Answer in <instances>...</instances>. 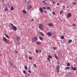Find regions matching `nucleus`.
Wrapping results in <instances>:
<instances>
[{
  "instance_id": "1",
  "label": "nucleus",
  "mask_w": 77,
  "mask_h": 77,
  "mask_svg": "<svg viewBox=\"0 0 77 77\" xmlns=\"http://www.w3.org/2000/svg\"><path fill=\"white\" fill-rule=\"evenodd\" d=\"M12 30H14V31H16V30H17V27H16V26H12Z\"/></svg>"
},
{
  "instance_id": "2",
  "label": "nucleus",
  "mask_w": 77,
  "mask_h": 77,
  "mask_svg": "<svg viewBox=\"0 0 77 77\" xmlns=\"http://www.w3.org/2000/svg\"><path fill=\"white\" fill-rule=\"evenodd\" d=\"M39 27L40 29H41V30H43V24H40L39 26Z\"/></svg>"
},
{
  "instance_id": "3",
  "label": "nucleus",
  "mask_w": 77,
  "mask_h": 77,
  "mask_svg": "<svg viewBox=\"0 0 77 77\" xmlns=\"http://www.w3.org/2000/svg\"><path fill=\"white\" fill-rule=\"evenodd\" d=\"M60 67L59 66V65H58L57 66V73H58L59 72V68Z\"/></svg>"
},
{
  "instance_id": "4",
  "label": "nucleus",
  "mask_w": 77,
  "mask_h": 77,
  "mask_svg": "<svg viewBox=\"0 0 77 77\" xmlns=\"http://www.w3.org/2000/svg\"><path fill=\"white\" fill-rule=\"evenodd\" d=\"M71 17V14L70 13H69L67 15L66 18H70V17Z\"/></svg>"
},
{
  "instance_id": "5",
  "label": "nucleus",
  "mask_w": 77,
  "mask_h": 77,
  "mask_svg": "<svg viewBox=\"0 0 77 77\" xmlns=\"http://www.w3.org/2000/svg\"><path fill=\"white\" fill-rule=\"evenodd\" d=\"M71 68L72 70H74V71H76V70H77L76 68L75 67L73 68L72 65L71 66Z\"/></svg>"
},
{
  "instance_id": "6",
  "label": "nucleus",
  "mask_w": 77,
  "mask_h": 77,
  "mask_svg": "<svg viewBox=\"0 0 77 77\" xmlns=\"http://www.w3.org/2000/svg\"><path fill=\"white\" fill-rule=\"evenodd\" d=\"M39 10L41 13H42V12H43V9H42V8H39Z\"/></svg>"
},
{
  "instance_id": "7",
  "label": "nucleus",
  "mask_w": 77,
  "mask_h": 77,
  "mask_svg": "<svg viewBox=\"0 0 77 77\" xmlns=\"http://www.w3.org/2000/svg\"><path fill=\"white\" fill-rule=\"evenodd\" d=\"M3 40L5 42L7 43V44H8V42L9 41L6 40V39H4Z\"/></svg>"
},
{
  "instance_id": "8",
  "label": "nucleus",
  "mask_w": 77,
  "mask_h": 77,
  "mask_svg": "<svg viewBox=\"0 0 77 77\" xmlns=\"http://www.w3.org/2000/svg\"><path fill=\"white\" fill-rule=\"evenodd\" d=\"M32 8V6L31 5H29V6H28L27 9L28 10H30L31 8Z\"/></svg>"
},
{
  "instance_id": "9",
  "label": "nucleus",
  "mask_w": 77,
  "mask_h": 77,
  "mask_svg": "<svg viewBox=\"0 0 77 77\" xmlns=\"http://www.w3.org/2000/svg\"><path fill=\"white\" fill-rule=\"evenodd\" d=\"M38 41V39H32V42H36V41Z\"/></svg>"
},
{
  "instance_id": "10",
  "label": "nucleus",
  "mask_w": 77,
  "mask_h": 77,
  "mask_svg": "<svg viewBox=\"0 0 77 77\" xmlns=\"http://www.w3.org/2000/svg\"><path fill=\"white\" fill-rule=\"evenodd\" d=\"M48 26L50 27H53V24L52 23H50L48 24Z\"/></svg>"
},
{
  "instance_id": "11",
  "label": "nucleus",
  "mask_w": 77,
  "mask_h": 77,
  "mask_svg": "<svg viewBox=\"0 0 77 77\" xmlns=\"http://www.w3.org/2000/svg\"><path fill=\"white\" fill-rule=\"evenodd\" d=\"M47 35L48 36H50L51 35V33L50 32H48L47 33Z\"/></svg>"
},
{
  "instance_id": "12",
  "label": "nucleus",
  "mask_w": 77,
  "mask_h": 77,
  "mask_svg": "<svg viewBox=\"0 0 77 77\" xmlns=\"http://www.w3.org/2000/svg\"><path fill=\"white\" fill-rule=\"evenodd\" d=\"M22 12L23 13V14H27V12L25 10H23L22 11Z\"/></svg>"
},
{
  "instance_id": "13",
  "label": "nucleus",
  "mask_w": 77,
  "mask_h": 77,
  "mask_svg": "<svg viewBox=\"0 0 77 77\" xmlns=\"http://www.w3.org/2000/svg\"><path fill=\"white\" fill-rule=\"evenodd\" d=\"M41 44V42H37L36 44L37 45H40V44Z\"/></svg>"
},
{
  "instance_id": "14",
  "label": "nucleus",
  "mask_w": 77,
  "mask_h": 77,
  "mask_svg": "<svg viewBox=\"0 0 77 77\" xmlns=\"http://www.w3.org/2000/svg\"><path fill=\"white\" fill-rule=\"evenodd\" d=\"M72 40L71 39H69L68 41V43L69 44H71V42H72Z\"/></svg>"
},
{
  "instance_id": "15",
  "label": "nucleus",
  "mask_w": 77,
  "mask_h": 77,
  "mask_svg": "<svg viewBox=\"0 0 77 77\" xmlns=\"http://www.w3.org/2000/svg\"><path fill=\"white\" fill-rule=\"evenodd\" d=\"M10 64L11 66H14V64L13 63L10 62Z\"/></svg>"
},
{
  "instance_id": "16",
  "label": "nucleus",
  "mask_w": 77,
  "mask_h": 77,
  "mask_svg": "<svg viewBox=\"0 0 77 77\" xmlns=\"http://www.w3.org/2000/svg\"><path fill=\"white\" fill-rule=\"evenodd\" d=\"M8 10V8L7 7H5V8L4 9V11H7Z\"/></svg>"
},
{
  "instance_id": "17",
  "label": "nucleus",
  "mask_w": 77,
  "mask_h": 77,
  "mask_svg": "<svg viewBox=\"0 0 77 77\" xmlns=\"http://www.w3.org/2000/svg\"><path fill=\"white\" fill-rule=\"evenodd\" d=\"M40 33L41 35H42V36H44V34L43 33H42L41 32H40Z\"/></svg>"
},
{
  "instance_id": "18",
  "label": "nucleus",
  "mask_w": 77,
  "mask_h": 77,
  "mask_svg": "<svg viewBox=\"0 0 77 77\" xmlns=\"http://www.w3.org/2000/svg\"><path fill=\"white\" fill-rule=\"evenodd\" d=\"M63 10H61V11L60 13H59V14H62V13H63Z\"/></svg>"
},
{
  "instance_id": "19",
  "label": "nucleus",
  "mask_w": 77,
  "mask_h": 77,
  "mask_svg": "<svg viewBox=\"0 0 77 77\" xmlns=\"http://www.w3.org/2000/svg\"><path fill=\"white\" fill-rule=\"evenodd\" d=\"M14 7H13L12 6L11 7V10L14 11Z\"/></svg>"
},
{
  "instance_id": "20",
  "label": "nucleus",
  "mask_w": 77,
  "mask_h": 77,
  "mask_svg": "<svg viewBox=\"0 0 77 77\" xmlns=\"http://www.w3.org/2000/svg\"><path fill=\"white\" fill-rule=\"evenodd\" d=\"M54 56H55V58H56V59H58V58L57 57V55H56V54H54Z\"/></svg>"
},
{
  "instance_id": "21",
  "label": "nucleus",
  "mask_w": 77,
  "mask_h": 77,
  "mask_svg": "<svg viewBox=\"0 0 77 77\" xmlns=\"http://www.w3.org/2000/svg\"><path fill=\"white\" fill-rule=\"evenodd\" d=\"M16 39H21V37L18 36H17Z\"/></svg>"
},
{
  "instance_id": "22",
  "label": "nucleus",
  "mask_w": 77,
  "mask_h": 77,
  "mask_svg": "<svg viewBox=\"0 0 77 77\" xmlns=\"http://www.w3.org/2000/svg\"><path fill=\"white\" fill-rule=\"evenodd\" d=\"M67 66H70V63H68L67 64Z\"/></svg>"
},
{
  "instance_id": "23",
  "label": "nucleus",
  "mask_w": 77,
  "mask_h": 77,
  "mask_svg": "<svg viewBox=\"0 0 77 77\" xmlns=\"http://www.w3.org/2000/svg\"><path fill=\"white\" fill-rule=\"evenodd\" d=\"M48 57H49L50 59H52V57L51 56V55H49L48 56Z\"/></svg>"
},
{
  "instance_id": "24",
  "label": "nucleus",
  "mask_w": 77,
  "mask_h": 77,
  "mask_svg": "<svg viewBox=\"0 0 77 77\" xmlns=\"http://www.w3.org/2000/svg\"><path fill=\"white\" fill-rule=\"evenodd\" d=\"M23 72L24 74H27V73L26 72L25 70L23 71Z\"/></svg>"
},
{
  "instance_id": "25",
  "label": "nucleus",
  "mask_w": 77,
  "mask_h": 77,
  "mask_svg": "<svg viewBox=\"0 0 77 77\" xmlns=\"http://www.w3.org/2000/svg\"><path fill=\"white\" fill-rule=\"evenodd\" d=\"M5 36L6 37L8 38V39H9V36L8 35H7L6 34H5Z\"/></svg>"
},
{
  "instance_id": "26",
  "label": "nucleus",
  "mask_w": 77,
  "mask_h": 77,
  "mask_svg": "<svg viewBox=\"0 0 77 77\" xmlns=\"http://www.w3.org/2000/svg\"><path fill=\"white\" fill-rule=\"evenodd\" d=\"M51 9V8L49 7H47V9H48V10H50Z\"/></svg>"
},
{
  "instance_id": "27",
  "label": "nucleus",
  "mask_w": 77,
  "mask_h": 77,
  "mask_svg": "<svg viewBox=\"0 0 77 77\" xmlns=\"http://www.w3.org/2000/svg\"><path fill=\"white\" fill-rule=\"evenodd\" d=\"M25 69L26 70L27 69V66H25Z\"/></svg>"
},
{
  "instance_id": "28",
  "label": "nucleus",
  "mask_w": 77,
  "mask_h": 77,
  "mask_svg": "<svg viewBox=\"0 0 77 77\" xmlns=\"http://www.w3.org/2000/svg\"><path fill=\"white\" fill-rule=\"evenodd\" d=\"M35 52L37 53L38 54V53H39V50H35Z\"/></svg>"
},
{
  "instance_id": "29",
  "label": "nucleus",
  "mask_w": 77,
  "mask_h": 77,
  "mask_svg": "<svg viewBox=\"0 0 77 77\" xmlns=\"http://www.w3.org/2000/svg\"><path fill=\"white\" fill-rule=\"evenodd\" d=\"M61 39H64V36L62 35L61 37Z\"/></svg>"
},
{
  "instance_id": "30",
  "label": "nucleus",
  "mask_w": 77,
  "mask_h": 77,
  "mask_svg": "<svg viewBox=\"0 0 77 77\" xmlns=\"http://www.w3.org/2000/svg\"><path fill=\"white\" fill-rule=\"evenodd\" d=\"M47 59H48V61H49L50 62V58H49V57H48L47 58Z\"/></svg>"
},
{
  "instance_id": "31",
  "label": "nucleus",
  "mask_w": 77,
  "mask_h": 77,
  "mask_svg": "<svg viewBox=\"0 0 77 77\" xmlns=\"http://www.w3.org/2000/svg\"><path fill=\"white\" fill-rule=\"evenodd\" d=\"M70 68L69 67H67L66 68V69H69Z\"/></svg>"
},
{
  "instance_id": "32",
  "label": "nucleus",
  "mask_w": 77,
  "mask_h": 77,
  "mask_svg": "<svg viewBox=\"0 0 77 77\" xmlns=\"http://www.w3.org/2000/svg\"><path fill=\"white\" fill-rule=\"evenodd\" d=\"M30 3V1H28V2H27V5H29V3Z\"/></svg>"
},
{
  "instance_id": "33",
  "label": "nucleus",
  "mask_w": 77,
  "mask_h": 77,
  "mask_svg": "<svg viewBox=\"0 0 77 77\" xmlns=\"http://www.w3.org/2000/svg\"><path fill=\"white\" fill-rule=\"evenodd\" d=\"M29 59H30V60H32V57H29Z\"/></svg>"
},
{
  "instance_id": "34",
  "label": "nucleus",
  "mask_w": 77,
  "mask_h": 77,
  "mask_svg": "<svg viewBox=\"0 0 77 77\" xmlns=\"http://www.w3.org/2000/svg\"><path fill=\"white\" fill-rule=\"evenodd\" d=\"M42 2H43V3H45V4H46V3H45V1H42Z\"/></svg>"
},
{
  "instance_id": "35",
  "label": "nucleus",
  "mask_w": 77,
  "mask_h": 77,
  "mask_svg": "<svg viewBox=\"0 0 77 77\" xmlns=\"http://www.w3.org/2000/svg\"><path fill=\"white\" fill-rule=\"evenodd\" d=\"M33 66L35 68H36V65L34 64H33Z\"/></svg>"
},
{
  "instance_id": "36",
  "label": "nucleus",
  "mask_w": 77,
  "mask_h": 77,
  "mask_svg": "<svg viewBox=\"0 0 77 77\" xmlns=\"http://www.w3.org/2000/svg\"><path fill=\"white\" fill-rule=\"evenodd\" d=\"M32 39H38V37H34L32 38Z\"/></svg>"
},
{
  "instance_id": "37",
  "label": "nucleus",
  "mask_w": 77,
  "mask_h": 77,
  "mask_svg": "<svg viewBox=\"0 0 77 77\" xmlns=\"http://www.w3.org/2000/svg\"><path fill=\"white\" fill-rule=\"evenodd\" d=\"M52 14H53V15H55V12L53 11L52 12Z\"/></svg>"
},
{
  "instance_id": "38",
  "label": "nucleus",
  "mask_w": 77,
  "mask_h": 77,
  "mask_svg": "<svg viewBox=\"0 0 77 77\" xmlns=\"http://www.w3.org/2000/svg\"><path fill=\"white\" fill-rule=\"evenodd\" d=\"M42 8L43 9H46V8L45 7H43Z\"/></svg>"
},
{
  "instance_id": "39",
  "label": "nucleus",
  "mask_w": 77,
  "mask_h": 77,
  "mask_svg": "<svg viewBox=\"0 0 77 77\" xmlns=\"http://www.w3.org/2000/svg\"><path fill=\"white\" fill-rule=\"evenodd\" d=\"M28 72H29V73H30V74L32 73V72H31V71L30 70H29Z\"/></svg>"
},
{
  "instance_id": "40",
  "label": "nucleus",
  "mask_w": 77,
  "mask_h": 77,
  "mask_svg": "<svg viewBox=\"0 0 77 77\" xmlns=\"http://www.w3.org/2000/svg\"><path fill=\"white\" fill-rule=\"evenodd\" d=\"M53 48L54 49V50H56V49H57V48L54 47H53Z\"/></svg>"
},
{
  "instance_id": "41",
  "label": "nucleus",
  "mask_w": 77,
  "mask_h": 77,
  "mask_svg": "<svg viewBox=\"0 0 77 77\" xmlns=\"http://www.w3.org/2000/svg\"><path fill=\"white\" fill-rule=\"evenodd\" d=\"M45 13L46 14H47V11H45Z\"/></svg>"
},
{
  "instance_id": "42",
  "label": "nucleus",
  "mask_w": 77,
  "mask_h": 77,
  "mask_svg": "<svg viewBox=\"0 0 77 77\" xmlns=\"http://www.w3.org/2000/svg\"><path fill=\"white\" fill-rule=\"evenodd\" d=\"M72 26H76V25H75V24H73L72 25Z\"/></svg>"
},
{
  "instance_id": "43",
  "label": "nucleus",
  "mask_w": 77,
  "mask_h": 77,
  "mask_svg": "<svg viewBox=\"0 0 77 77\" xmlns=\"http://www.w3.org/2000/svg\"><path fill=\"white\" fill-rule=\"evenodd\" d=\"M11 26H12H12H13V24L12 23H11Z\"/></svg>"
},
{
  "instance_id": "44",
  "label": "nucleus",
  "mask_w": 77,
  "mask_h": 77,
  "mask_svg": "<svg viewBox=\"0 0 77 77\" xmlns=\"http://www.w3.org/2000/svg\"><path fill=\"white\" fill-rule=\"evenodd\" d=\"M75 2H73L72 3V4H73V5H75Z\"/></svg>"
},
{
  "instance_id": "45",
  "label": "nucleus",
  "mask_w": 77,
  "mask_h": 77,
  "mask_svg": "<svg viewBox=\"0 0 77 77\" xmlns=\"http://www.w3.org/2000/svg\"><path fill=\"white\" fill-rule=\"evenodd\" d=\"M15 53H18V52H17V51H15Z\"/></svg>"
},
{
  "instance_id": "46",
  "label": "nucleus",
  "mask_w": 77,
  "mask_h": 77,
  "mask_svg": "<svg viewBox=\"0 0 77 77\" xmlns=\"http://www.w3.org/2000/svg\"><path fill=\"white\" fill-rule=\"evenodd\" d=\"M39 39H42V37H39Z\"/></svg>"
},
{
  "instance_id": "47",
  "label": "nucleus",
  "mask_w": 77,
  "mask_h": 77,
  "mask_svg": "<svg viewBox=\"0 0 77 77\" xmlns=\"http://www.w3.org/2000/svg\"><path fill=\"white\" fill-rule=\"evenodd\" d=\"M57 6H59V3H57Z\"/></svg>"
},
{
  "instance_id": "48",
  "label": "nucleus",
  "mask_w": 77,
  "mask_h": 77,
  "mask_svg": "<svg viewBox=\"0 0 77 77\" xmlns=\"http://www.w3.org/2000/svg\"><path fill=\"white\" fill-rule=\"evenodd\" d=\"M55 3V2L54 1H53V3Z\"/></svg>"
},
{
  "instance_id": "49",
  "label": "nucleus",
  "mask_w": 77,
  "mask_h": 77,
  "mask_svg": "<svg viewBox=\"0 0 77 77\" xmlns=\"http://www.w3.org/2000/svg\"><path fill=\"white\" fill-rule=\"evenodd\" d=\"M2 55L1 54H0V56H2Z\"/></svg>"
},
{
  "instance_id": "50",
  "label": "nucleus",
  "mask_w": 77,
  "mask_h": 77,
  "mask_svg": "<svg viewBox=\"0 0 77 77\" xmlns=\"http://www.w3.org/2000/svg\"><path fill=\"white\" fill-rule=\"evenodd\" d=\"M39 52H41V50H39Z\"/></svg>"
},
{
  "instance_id": "51",
  "label": "nucleus",
  "mask_w": 77,
  "mask_h": 77,
  "mask_svg": "<svg viewBox=\"0 0 77 77\" xmlns=\"http://www.w3.org/2000/svg\"><path fill=\"white\" fill-rule=\"evenodd\" d=\"M40 40H41V41H42V39H40Z\"/></svg>"
},
{
  "instance_id": "52",
  "label": "nucleus",
  "mask_w": 77,
  "mask_h": 77,
  "mask_svg": "<svg viewBox=\"0 0 77 77\" xmlns=\"http://www.w3.org/2000/svg\"><path fill=\"white\" fill-rule=\"evenodd\" d=\"M63 8H65V6H64Z\"/></svg>"
},
{
  "instance_id": "53",
  "label": "nucleus",
  "mask_w": 77,
  "mask_h": 77,
  "mask_svg": "<svg viewBox=\"0 0 77 77\" xmlns=\"http://www.w3.org/2000/svg\"><path fill=\"white\" fill-rule=\"evenodd\" d=\"M54 34H56V32H54Z\"/></svg>"
},
{
  "instance_id": "54",
  "label": "nucleus",
  "mask_w": 77,
  "mask_h": 77,
  "mask_svg": "<svg viewBox=\"0 0 77 77\" xmlns=\"http://www.w3.org/2000/svg\"><path fill=\"white\" fill-rule=\"evenodd\" d=\"M3 39H6V38H5V37H4Z\"/></svg>"
},
{
  "instance_id": "55",
  "label": "nucleus",
  "mask_w": 77,
  "mask_h": 77,
  "mask_svg": "<svg viewBox=\"0 0 77 77\" xmlns=\"http://www.w3.org/2000/svg\"><path fill=\"white\" fill-rule=\"evenodd\" d=\"M17 41H18L19 40V39H17Z\"/></svg>"
},
{
  "instance_id": "56",
  "label": "nucleus",
  "mask_w": 77,
  "mask_h": 77,
  "mask_svg": "<svg viewBox=\"0 0 77 77\" xmlns=\"http://www.w3.org/2000/svg\"><path fill=\"white\" fill-rule=\"evenodd\" d=\"M32 21H34V20L33 19H32Z\"/></svg>"
},
{
  "instance_id": "57",
  "label": "nucleus",
  "mask_w": 77,
  "mask_h": 77,
  "mask_svg": "<svg viewBox=\"0 0 77 77\" xmlns=\"http://www.w3.org/2000/svg\"><path fill=\"white\" fill-rule=\"evenodd\" d=\"M31 54H32V53H31Z\"/></svg>"
},
{
  "instance_id": "58",
  "label": "nucleus",
  "mask_w": 77,
  "mask_h": 77,
  "mask_svg": "<svg viewBox=\"0 0 77 77\" xmlns=\"http://www.w3.org/2000/svg\"><path fill=\"white\" fill-rule=\"evenodd\" d=\"M50 11H51V9H50Z\"/></svg>"
},
{
  "instance_id": "59",
  "label": "nucleus",
  "mask_w": 77,
  "mask_h": 77,
  "mask_svg": "<svg viewBox=\"0 0 77 77\" xmlns=\"http://www.w3.org/2000/svg\"><path fill=\"white\" fill-rule=\"evenodd\" d=\"M65 0V1H66V0Z\"/></svg>"
},
{
  "instance_id": "60",
  "label": "nucleus",
  "mask_w": 77,
  "mask_h": 77,
  "mask_svg": "<svg viewBox=\"0 0 77 77\" xmlns=\"http://www.w3.org/2000/svg\"><path fill=\"white\" fill-rule=\"evenodd\" d=\"M68 8V7H66V8Z\"/></svg>"
},
{
  "instance_id": "61",
  "label": "nucleus",
  "mask_w": 77,
  "mask_h": 77,
  "mask_svg": "<svg viewBox=\"0 0 77 77\" xmlns=\"http://www.w3.org/2000/svg\"><path fill=\"white\" fill-rule=\"evenodd\" d=\"M45 1H47V0H45Z\"/></svg>"
},
{
  "instance_id": "62",
  "label": "nucleus",
  "mask_w": 77,
  "mask_h": 77,
  "mask_svg": "<svg viewBox=\"0 0 77 77\" xmlns=\"http://www.w3.org/2000/svg\"><path fill=\"white\" fill-rule=\"evenodd\" d=\"M25 77H27V76H25Z\"/></svg>"
},
{
  "instance_id": "63",
  "label": "nucleus",
  "mask_w": 77,
  "mask_h": 77,
  "mask_svg": "<svg viewBox=\"0 0 77 77\" xmlns=\"http://www.w3.org/2000/svg\"><path fill=\"white\" fill-rule=\"evenodd\" d=\"M52 0V1H53V0Z\"/></svg>"
},
{
  "instance_id": "64",
  "label": "nucleus",
  "mask_w": 77,
  "mask_h": 77,
  "mask_svg": "<svg viewBox=\"0 0 77 77\" xmlns=\"http://www.w3.org/2000/svg\"><path fill=\"white\" fill-rule=\"evenodd\" d=\"M60 2H61V1H60Z\"/></svg>"
}]
</instances>
